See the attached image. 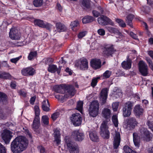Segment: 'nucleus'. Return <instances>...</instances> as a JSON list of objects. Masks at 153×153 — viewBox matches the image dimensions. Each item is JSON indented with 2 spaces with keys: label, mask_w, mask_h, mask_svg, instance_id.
I'll list each match as a JSON object with an SVG mask.
<instances>
[{
  "label": "nucleus",
  "mask_w": 153,
  "mask_h": 153,
  "mask_svg": "<svg viewBox=\"0 0 153 153\" xmlns=\"http://www.w3.org/2000/svg\"><path fill=\"white\" fill-rule=\"evenodd\" d=\"M28 143V140L26 137L19 136L11 142V150L13 153H21L27 149Z\"/></svg>",
  "instance_id": "f257e3e1"
},
{
  "label": "nucleus",
  "mask_w": 153,
  "mask_h": 153,
  "mask_svg": "<svg viewBox=\"0 0 153 153\" xmlns=\"http://www.w3.org/2000/svg\"><path fill=\"white\" fill-rule=\"evenodd\" d=\"M108 121H104L100 128V134L101 136L105 139H108L110 138V132L107 126Z\"/></svg>",
  "instance_id": "f03ea898"
},
{
  "label": "nucleus",
  "mask_w": 153,
  "mask_h": 153,
  "mask_svg": "<svg viewBox=\"0 0 153 153\" xmlns=\"http://www.w3.org/2000/svg\"><path fill=\"white\" fill-rule=\"evenodd\" d=\"M99 104L98 101H93L91 103L89 108V113L92 117H96L98 114Z\"/></svg>",
  "instance_id": "7ed1b4c3"
},
{
  "label": "nucleus",
  "mask_w": 153,
  "mask_h": 153,
  "mask_svg": "<svg viewBox=\"0 0 153 153\" xmlns=\"http://www.w3.org/2000/svg\"><path fill=\"white\" fill-rule=\"evenodd\" d=\"M133 103L131 101H128L126 102L123 106L122 109L123 115L124 117H128L131 115Z\"/></svg>",
  "instance_id": "20e7f679"
},
{
  "label": "nucleus",
  "mask_w": 153,
  "mask_h": 153,
  "mask_svg": "<svg viewBox=\"0 0 153 153\" xmlns=\"http://www.w3.org/2000/svg\"><path fill=\"white\" fill-rule=\"evenodd\" d=\"M116 51L113 45H106L102 48V53L106 57L112 56L113 55Z\"/></svg>",
  "instance_id": "39448f33"
},
{
  "label": "nucleus",
  "mask_w": 153,
  "mask_h": 153,
  "mask_svg": "<svg viewBox=\"0 0 153 153\" xmlns=\"http://www.w3.org/2000/svg\"><path fill=\"white\" fill-rule=\"evenodd\" d=\"M72 123L75 126H80L82 121V118L81 114L79 113L72 114L70 117Z\"/></svg>",
  "instance_id": "423d86ee"
},
{
  "label": "nucleus",
  "mask_w": 153,
  "mask_h": 153,
  "mask_svg": "<svg viewBox=\"0 0 153 153\" xmlns=\"http://www.w3.org/2000/svg\"><path fill=\"white\" fill-rule=\"evenodd\" d=\"M99 24L102 25H110L112 26L114 25V23L112 21L105 16L102 15L99 17L97 19Z\"/></svg>",
  "instance_id": "0eeeda50"
},
{
  "label": "nucleus",
  "mask_w": 153,
  "mask_h": 153,
  "mask_svg": "<svg viewBox=\"0 0 153 153\" xmlns=\"http://www.w3.org/2000/svg\"><path fill=\"white\" fill-rule=\"evenodd\" d=\"M68 149L71 153H79V150L77 145L70 140L67 139L65 141Z\"/></svg>",
  "instance_id": "6e6552de"
},
{
  "label": "nucleus",
  "mask_w": 153,
  "mask_h": 153,
  "mask_svg": "<svg viewBox=\"0 0 153 153\" xmlns=\"http://www.w3.org/2000/svg\"><path fill=\"white\" fill-rule=\"evenodd\" d=\"M138 68L139 71L141 75L143 76H146L149 74L147 65L145 62L140 60L138 63Z\"/></svg>",
  "instance_id": "1a4fd4ad"
},
{
  "label": "nucleus",
  "mask_w": 153,
  "mask_h": 153,
  "mask_svg": "<svg viewBox=\"0 0 153 153\" xmlns=\"http://www.w3.org/2000/svg\"><path fill=\"white\" fill-rule=\"evenodd\" d=\"M65 93L66 91V93L64 94L65 98H68L71 96V97L74 96L76 93V90L74 87L72 85H66L65 87Z\"/></svg>",
  "instance_id": "9d476101"
},
{
  "label": "nucleus",
  "mask_w": 153,
  "mask_h": 153,
  "mask_svg": "<svg viewBox=\"0 0 153 153\" xmlns=\"http://www.w3.org/2000/svg\"><path fill=\"white\" fill-rule=\"evenodd\" d=\"M12 134L11 131L7 129H4L1 133V138L6 144L9 143L13 136Z\"/></svg>",
  "instance_id": "9b49d317"
},
{
  "label": "nucleus",
  "mask_w": 153,
  "mask_h": 153,
  "mask_svg": "<svg viewBox=\"0 0 153 153\" xmlns=\"http://www.w3.org/2000/svg\"><path fill=\"white\" fill-rule=\"evenodd\" d=\"M109 89L107 88H103L100 94V100L102 105H104L106 102Z\"/></svg>",
  "instance_id": "f8f14e48"
},
{
  "label": "nucleus",
  "mask_w": 153,
  "mask_h": 153,
  "mask_svg": "<svg viewBox=\"0 0 153 153\" xmlns=\"http://www.w3.org/2000/svg\"><path fill=\"white\" fill-rule=\"evenodd\" d=\"M72 135L76 141H81L85 138L84 133L79 130L73 131L72 133Z\"/></svg>",
  "instance_id": "ddd939ff"
},
{
  "label": "nucleus",
  "mask_w": 153,
  "mask_h": 153,
  "mask_svg": "<svg viewBox=\"0 0 153 153\" xmlns=\"http://www.w3.org/2000/svg\"><path fill=\"white\" fill-rule=\"evenodd\" d=\"M140 135L143 139L146 141H149L152 138L153 135L147 129L140 130Z\"/></svg>",
  "instance_id": "4468645a"
},
{
  "label": "nucleus",
  "mask_w": 153,
  "mask_h": 153,
  "mask_svg": "<svg viewBox=\"0 0 153 153\" xmlns=\"http://www.w3.org/2000/svg\"><path fill=\"white\" fill-rule=\"evenodd\" d=\"M138 123L134 117H130L126 120L127 126L130 130L134 129L137 126Z\"/></svg>",
  "instance_id": "2eb2a0df"
},
{
  "label": "nucleus",
  "mask_w": 153,
  "mask_h": 153,
  "mask_svg": "<svg viewBox=\"0 0 153 153\" xmlns=\"http://www.w3.org/2000/svg\"><path fill=\"white\" fill-rule=\"evenodd\" d=\"M21 73L24 76H33L36 73V71L33 67H29L23 68L21 71Z\"/></svg>",
  "instance_id": "dca6fc26"
},
{
  "label": "nucleus",
  "mask_w": 153,
  "mask_h": 153,
  "mask_svg": "<svg viewBox=\"0 0 153 153\" xmlns=\"http://www.w3.org/2000/svg\"><path fill=\"white\" fill-rule=\"evenodd\" d=\"M9 36L12 39L18 40L20 39L21 35L17 30L13 29L10 30Z\"/></svg>",
  "instance_id": "f3484780"
},
{
  "label": "nucleus",
  "mask_w": 153,
  "mask_h": 153,
  "mask_svg": "<svg viewBox=\"0 0 153 153\" xmlns=\"http://www.w3.org/2000/svg\"><path fill=\"white\" fill-rule=\"evenodd\" d=\"M91 67L94 70L100 68L101 67V61L100 59H94L90 62Z\"/></svg>",
  "instance_id": "a211bd4d"
},
{
  "label": "nucleus",
  "mask_w": 153,
  "mask_h": 153,
  "mask_svg": "<svg viewBox=\"0 0 153 153\" xmlns=\"http://www.w3.org/2000/svg\"><path fill=\"white\" fill-rule=\"evenodd\" d=\"M53 136L54 137V142L56 143V146H58L61 143V134L59 129L56 128L54 131Z\"/></svg>",
  "instance_id": "6ab92c4d"
},
{
  "label": "nucleus",
  "mask_w": 153,
  "mask_h": 153,
  "mask_svg": "<svg viewBox=\"0 0 153 153\" xmlns=\"http://www.w3.org/2000/svg\"><path fill=\"white\" fill-rule=\"evenodd\" d=\"M62 67L61 66H59V67L57 68V66L55 65H49L48 68V72L52 73H54L56 72H57V74L59 75Z\"/></svg>",
  "instance_id": "aec40b11"
},
{
  "label": "nucleus",
  "mask_w": 153,
  "mask_h": 153,
  "mask_svg": "<svg viewBox=\"0 0 153 153\" xmlns=\"http://www.w3.org/2000/svg\"><path fill=\"white\" fill-rule=\"evenodd\" d=\"M66 85L65 84L55 85L53 87V90L57 93L64 94L65 93V87H66Z\"/></svg>",
  "instance_id": "412c9836"
},
{
  "label": "nucleus",
  "mask_w": 153,
  "mask_h": 153,
  "mask_svg": "<svg viewBox=\"0 0 153 153\" xmlns=\"http://www.w3.org/2000/svg\"><path fill=\"white\" fill-rule=\"evenodd\" d=\"M144 110L142 107L139 105H136L134 108V113L137 118H139L143 114Z\"/></svg>",
  "instance_id": "4be33fe9"
},
{
  "label": "nucleus",
  "mask_w": 153,
  "mask_h": 153,
  "mask_svg": "<svg viewBox=\"0 0 153 153\" xmlns=\"http://www.w3.org/2000/svg\"><path fill=\"white\" fill-rule=\"evenodd\" d=\"M120 136L119 132L116 131L115 133L113 142L114 148L117 149L119 146L120 142Z\"/></svg>",
  "instance_id": "5701e85b"
},
{
  "label": "nucleus",
  "mask_w": 153,
  "mask_h": 153,
  "mask_svg": "<svg viewBox=\"0 0 153 153\" xmlns=\"http://www.w3.org/2000/svg\"><path fill=\"white\" fill-rule=\"evenodd\" d=\"M127 60L124 61L121 63L122 67L124 69L128 70L131 68L132 60L129 59V56L127 57Z\"/></svg>",
  "instance_id": "b1692460"
},
{
  "label": "nucleus",
  "mask_w": 153,
  "mask_h": 153,
  "mask_svg": "<svg viewBox=\"0 0 153 153\" xmlns=\"http://www.w3.org/2000/svg\"><path fill=\"white\" fill-rule=\"evenodd\" d=\"M111 111L110 110L107 108H104L102 111V117L106 120H110Z\"/></svg>",
  "instance_id": "393cba45"
},
{
  "label": "nucleus",
  "mask_w": 153,
  "mask_h": 153,
  "mask_svg": "<svg viewBox=\"0 0 153 153\" xmlns=\"http://www.w3.org/2000/svg\"><path fill=\"white\" fill-rule=\"evenodd\" d=\"M133 140L135 146L139 148L140 146V139L137 133L134 132L133 134Z\"/></svg>",
  "instance_id": "a878e982"
},
{
  "label": "nucleus",
  "mask_w": 153,
  "mask_h": 153,
  "mask_svg": "<svg viewBox=\"0 0 153 153\" xmlns=\"http://www.w3.org/2000/svg\"><path fill=\"white\" fill-rule=\"evenodd\" d=\"M89 136L90 139L94 142H98L99 141V138L97 133L95 131H93L89 134Z\"/></svg>",
  "instance_id": "bb28decb"
},
{
  "label": "nucleus",
  "mask_w": 153,
  "mask_h": 153,
  "mask_svg": "<svg viewBox=\"0 0 153 153\" xmlns=\"http://www.w3.org/2000/svg\"><path fill=\"white\" fill-rule=\"evenodd\" d=\"M7 95L4 93L0 92V103L6 105L8 103Z\"/></svg>",
  "instance_id": "cd10ccee"
},
{
  "label": "nucleus",
  "mask_w": 153,
  "mask_h": 153,
  "mask_svg": "<svg viewBox=\"0 0 153 153\" xmlns=\"http://www.w3.org/2000/svg\"><path fill=\"white\" fill-rule=\"evenodd\" d=\"M134 17L133 14H129L126 16V22L127 25L132 28H133L132 20Z\"/></svg>",
  "instance_id": "c85d7f7f"
},
{
  "label": "nucleus",
  "mask_w": 153,
  "mask_h": 153,
  "mask_svg": "<svg viewBox=\"0 0 153 153\" xmlns=\"http://www.w3.org/2000/svg\"><path fill=\"white\" fill-rule=\"evenodd\" d=\"M56 27L57 30L59 32L65 31L67 30V27L65 25L60 22H57Z\"/></svg>",
  "instance_id": "c756f323"
},
{
  "label": "nucleus",
  "mask_w": 153,
  "mask_h": 153,
  "mask_svg": "<svg viewBox=\"0 0 153 153\" xmlns=\"http://www.w3.org/2000/svg\"><path fill=\"white\" fill-rule=\"evenodd\" d=\"M94 18L90 16H86L82 19L83 24H87L92 22L94 20Z\"/></svg>",
  "instance_id": "7c9ffc66"
},
{
  "label": "nucleus",
  "mask_w": 153,
  "mask_h": 153,
  "mask_svg": "<svg viewBox=\"0 0 153 153\" xmlns=\"http://www.w3.org/2000/svg\"><path fill=\"white\" fill-rule=\"evenodd\" d=\"M79 22L77 20L72 22L70 25L72 30L74 31H77L79 28Z\"/></svg>",
  "instance_id": "2f4dec72"
},
{
  "label": "nucleus",
  "mask_w": 153,
  "mask_h": 153,
  "mask_svg": "<svg viewBox=\"0 0 153 153\" xmlns=\"http://www.w3.org/2000/svg\"><path fill=\"white\" fill-rule=\"evenodd\" d=\"M50 106L49 102L48 100H47V101L45 100L43 101L42 107L44 111L46 112L49 111L50 110Z\"/></svg>",
  "instance_id": "473e14b6"
},
{
  "label": "nucleus",
  "mask_w": 153,
  "mask_h": 153,
  "mask_svg": "<svg viewBox=\"0 0 153 153\" xmlns=\"http://www.w3.org/2000/svg\"><path fill=\"white\" fill-rule=\"evenodd\" d=\"M88 68V62L87 59L85 58L82 60L80 61V69L82 70H85Z\"/></svg>",
  "instance_id": "72a5a7b5"
},
{
  "label": "nucleus",
  "mask_w": 153,
  "mask_h": 153,
  "mask_svg": "<svg viewBox=\"0 0 153 153\" xmlns=\"http://www.w3.org/2000/svg\"><path fill=\"white\" fill-rule=\"evenodd\" d=\"M40 126V119L35 118L33 121L32 127L34 129L39 128Z\"/></svg>",
  "instance_id": "f704fd0d"
},
{
  "label": "nucleus",
  "mask_w": 153,
  "mask_h": 153,
  "mask_svg": "<svg viewBox=\"0 0 153 153\" xmlns=\"http://www.w3.org/2000/svg\"><path fill=\"white\" fill-rule=\"evenodd\" d=\"M0 78L5 79H10L11 78V75L8 73L5 72L0 74Z\"/></svg>",
  "instance_id": "c9c22d12"
},
{
  "label": "nucleus",
  "mask_w": 153,
  "mask_h": 153,
  "mask_svg": "<svg viewBox=\"0 0 153 153\" xmlns=\"http://www.w3.org/2000/svg\"><path fill=\"white\" fill-rule=\"evenodd\" d=\"M81 6L83 9H89L90 7L89 0H83L81 3Z\"/></svg>",
  "instance_id": "e433bc0d"
},
{
  "label": "nucleus",
  "mask_w": 153,
  "mask_h": 153,
  "mask_svg": "<svg viewBox=\"0 0 153 153\" xmlns=\"http://www.w3.org/2000/svg\"><path fill=\"white\" fill-rule=\"evenodd\" d=\"M105 29L108 32L112 33H120L119 30L116 28L109 26H106Z\"/></svg>",
  "instance_id": "4c0bfd02"
},
{
  "label": "nucleus",
  "mask_w": 153,
  "mask_h": 153,
  "mask_svg": "<svg viewBox=\"0 0 153 153\" xmlns=\"http://www.w3.org/2000/svg\"><path fill=\"white\" fill-rule=\"evenodd\" d=\"M100 77L98 76L96 77H93L91 83V85L93 88H94L97 85L98 82V80L100 79Z\"/></svg>",
  "instance_id": "58836bf2"
},
{
  "label": "nucleus",
  "mask_w": 153,
  "mask_h": 153,
  "mask_svg": "<svg viewBox=\"0 0 153 153\" xmlns=\"http://www.w3.org/2000/svg\"><path fill=\"white\" fill-rule=\"evenodd\" d=\"M34 23L35 25H37L40 27H43L44 24V21L43 20L39 19H36L34 21Z\"/></svg>",
  "instance_id": "ea45409f"
},
{
  "label": "nucleus",
  "mask_w": 153,
  "mask_h": 153,
  "mask_svg": "<svg viewBox=\"0 0 153 153\" xmlns=\"http://www.w3.org/2000/svg\"><path fill=\"white\" fill-rule=\"evenodd\" d=\"M37 55L36 51H31L28 56V59L30 60H32L35 57H36Z\"/></svg>",
  "instance_id": "a19ab883"
},
{
  "label": "nucleus",
  "mask_w": 153,
  "mask_h": 153,
  "mask_svg": "<svg viewBox=\"0 0 153 153\" xmlns=\"http://www.w3.org/2000/svg\"><path fill=\"white\" fill-rule=\"evenodd\" d=\"M34 6L36 7H41L43 4V0H34L33 2Z\"/></svg>",
  "instance_id": "79ce46f5"
},
{
  "label": "nucleus",
  "mask_w": 153,
  "mask_h": 153,
  "mask_svg": "<svg viewBox=\"0 0 153 153\" xmlns=\"http://www.w3.org/2000/svg\"><path fill=\"white\" fill-rule=\"evenodd\" d=\"M34 111L35 113V118L40 119L39 115L40 114V110L39 107L37 105L34 106Z\"/></svg>",
  "instance_id": "37998d69"
},
{
  "label": "nucleus",
  "mask_w": 153,
  "mask_h": 153,
  "mask_svg": "<svg viewBox=\"0 0 153 153\" xmlns=\"http://www.w3.org/2000/svg\"><path fill=\"white\" fill-rule=\"evenodd\" d=\"M125 153H137L132 150L128 146H125L123 147Z\"/></svg>",
  "instance_id": "c03bdc74"
},
{
  "label": "nucleus",
  "mask_w": 153,
  "mask_h": 153,
  "mask_svg": "<svg viewBox=\"0 0 153 153\" xmlns=\"http://www.w3.org/2000/svg\"><path fill=\"white\" fill-rule=\"evenodd\" d=\"M112 121L114 126L117 127L118 126V121L117 117L116 115H114L112 117Z\"/></svg>",
  "instance_id": "a18cd8bd"
},
{
  "label": "nucleus",
  "mask_w": 153,
  "mask_h": 153,
  "mask_svg": "<svg viewBox=\"0 0 153 153\" xmlns=\"http://www.w3.org/2000/svg\"><path fill=\"white\" fill-rule=\"evenodd\" d=\"M116 21L119 24L120 27L123 28L126 26L125 23L122 19H117Z\"/></svg>",
  "instance_id": "49530a36"
},
{
  "label": "nucleus",
  "mask_w": 153,
  "mask_h": 153,
  "mask_svg": "<svg viewBox=\"0 0 153 153\" xmlns=\"http://www.w3.org/2000/svg\"><path fill=\"white\" fill-rule=\"evenodd\" d=\"M112 74V72L110 71L106 70L102 74L104 79L109 78Z\"/></svg>",
  "instance_id": "de8ad7c7"
},
{
  "label": "nucleus",
  "mask_w": 153,
  "mask_h": 153,
  "mask_svg": "<svg viewBox=\"0 0 153 153\" xmlns=\"http://www.w3.org/2000/svg\"><path fill=\"white\" fill-rule=\"evenodd\" d=\"M42 120L43 123L46 125H48L49 123V118L47 115H43L42 118Z\"/></svg>",
  "instance_id": "09e8293b"
},
{
  "label": "nucleus",
  "mask_w": 153,
  "mask_h": 153,
  "mask_svg": "<svg viewBox=\"0 0 153 153\" xmlns=\"http://www.w3.org/2000/svg\"><path fill=\"white\" fill-rule=\"evenodd\" d=\"M127 33L133 39H137L138 36L137 35L134 33L132 31L128 32L126 31Z\"/></svg>",
  "instance_id": "8fccbe9b"
},
{
  "label": "nucleus",
  "mask_w": 153,
  "mask_h": 153,
  "mask_svg": "<svg viewBox=\"0 0 153 153\" xmlns=\"http://www.w3.org/2000/svg\"><path fill=\"white\" fill-rule=\"evenodd\" d=\"M44 26L43 27V28H46L47 30H50L52 26V25L50 24L48 22H46L44 24Z\"/></svg>",
  "instance_id": "3c124183"
},
{
  "label": "nucleus",
  "mask_w": 153,
  "mask_h": 153,
  "mask_svg": "<svg viewBox=\"0 0 153 153\" xmlns=\"http://www.w3.org/2000/svg\"><path fill=\"white\" fill-rule=\"evenodd\" d=\"M86 33L87 32L86 31L81 32L78 34V37L79 39H81L86 35Z\"/></svg>",
  "instance_id": "603ef678"
},
{
  "label": "nucleus",
  "mask_w": 153,
  "mask_h": 153,
  "mask_svg": "<svg viewBox=\"0 0 153 153\" xmlns=\"http://www.w3.org/2000/svg\"><path fill=\"white\" fill-rule=\"evenodd\" d=\"M53 59L51 58H48L46 59L45 63L46 65H48L49 66V65H51V64L53 63Z\"/></svg>",
  "instance_id": "864d4df0"
},
{
  "label": "nucleus",
  "mask_w": 153,
  "mask_h": 153,
  "mask_svg": "<svg viewBox=\"0 0 153 153\" xmlns=\"http://www.w3.org/2000/svg\"><path fill=\"white\" fill-rule=\"evenodd\" d=\"M146 61L148 63L150 68L153 71V63L150 59H147Z\"/></svg>",
  "instance_id": "5fc2aeb1"
},
{
  "label": "nucleus",
  "mask_w": 153,
  "mask_h": 153,
  "mask_svg": "<svg viewBox=\"0 0 153 153\" xmlns=\"http://www.w3.org/2000/svg\"><path fill=\"white\" fill-rule=\"evenodd\" d=\"M22 57V56H19L16 58L11 59H10V61L12 63H16Z\"/></svg>",
  "instance_id": "6e6d98bb"
},
{
  "label": "nucleus",
  "mask_w": 153,
  "mask_h": 153,
  "mask_svg": "<svg viewBox=\"0 0 153 153\" xmlns=\"http://www.w3.org/2000/svg\"><path fill=\"white\" fill-rule=\"evenodd\" d=\"M5 147L0 143V153H6Z\"/></svg>",
  "instance_id": "4d7b16f0"
},
{
  "label": "nucleus",
  "mask_w": 153,
  "mask_h": 153,
  "mask_svg": "<svg viewBox=\"0 0 153 153\" xmlns=\"http://www.w3.org/2000/svg\"><path fill=\"white\" fill-rule=\"evenodd\" d=\"M55 97L58 100H60L61 101L63 100L64 99V97H65L64 96H63L62 95L60 94L56 95H55Z\"/></svg>",
  "instance_id": "13d9d810"
},
{
  "label": "nucleus",
  "mask_w": 153,
  "mask_h": 153,
  "mask_svg": "<svg viewBox=\"0 0 153 153\" xmlns=\"http://www.w3.org/2000/svg\"><path fill=\"white\" fill-rule=\"evenodd\" d=\"M10 86L11 88L16 89V82L15 81H11L10 83Z\"/></svg>",
  "instance_id": "bf43d9fd"
},
{
  "label": "nucleus",
  "mask_w": 153,
  "mask_h": 153,
  "mask_svg": "<svg viewBox=\"0 0 153 153\" xmlns=\"http://www.w3.org/2000/svg\"><path fill=\"white\" fill-rule=\"evenodd\" d=\"M58 113L57 112H55L52 114L51 118L53 121H54L58 118Z\"/></svg>",
  "instance_id": "052dcab7"
},
{
  "label": "nucleus",
  "mask_w": 153,
  "mask_h": 153,
  "mask_svg": "<svg viewBox=\"0 0 153 153\" xmlns=\"http://www.w3.org/2000/svg\"><path fill=\"white\" fill-rule=\"evenodd\" d=\"M147 125L149 128L153 131V122H151L150 121H148L147 122Z\"/></svg>",
  "instance_id": "680f3d73"
},
{
  "label": "nucleus",
  "mask_w": 153,
  "mask_h": 153,
  "mask_svg": "<svg viewBox=\"0 0 153 153\" xmlns=\"http://www.w3.org/2000/svg\"><path fill=\"white\" fill-rule=\"evenodd\" d=\"M92 13L93 16L96 17H98L100 15V13L96 10H93Z\"/></svg>",
  "instance_id": "e2e57ef3"
},
{
  "label": "nucleus",
  "mask_w": 153,
  "mask_h": 153,
  "mask_svg": "<svg viewBox=\"0 0 153 153\" xmlns=\"http://www.w3.org/2000/svg\"><path fill=\"white\" fill-rule=\"evenodd\" d=\"M97 33L100 35L104 36L105 34V32L103 29H100L98 30Z\"/></svg>",
  "instance_id": "0e129e2a"
},
{
  "label": "nucleus",
  "mask_w": 153,
  "mask_h": 153,
  "mask_svg": "<svg viewBox=\"0 0 153 153\" xmlns=\"http://www.w3.org/2000/svg\"><path fill=\"white\" fill-rule=\"evenodd\" d=\"M18 92L19 95L22 97H25L26 96V93L22 90L19 91Z\"/></svg>",
  "instance_id": "69168bd1"
},
{
  "label": "nucleus",
  "mask_w": 153,
  "mask_h": 153,
  "mask_svg": "<svg viewBox=\"0 0 153 153\" xmlns=\"http://www.w3.org/2000/svg\"><path fill=\"white\" fill-rule=\"evenodd\" d=\"M40 150V153H44L45 152V149L42 146H40L38 147Z\"/></svg>",
  "instance_id": "338daca9"
},
{
  "label": "nucleus",
  "mask_w": 153,
  "mask_h": 153,
  "mask_svg": "<svg viewBox=\"0 0 153 153\" xmlns=\"http://www.w3.org/2000/svg\"><path fill=\"white\" fill-rule=\"evenodd\" d=\"M36 97L35 96L31 97L30 100V102L31 105H33L36 100Z\"/></svg>",
  "instance_id": "774afa93"
}]
</instances>
